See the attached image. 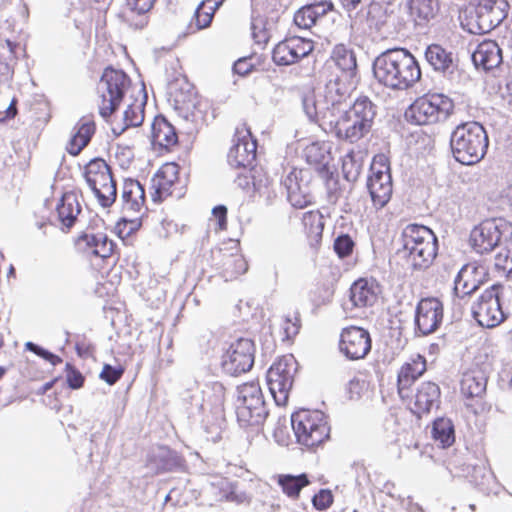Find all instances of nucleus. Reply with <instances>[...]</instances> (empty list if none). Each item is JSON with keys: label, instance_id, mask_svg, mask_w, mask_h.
I'll list each match as a JSON object with an SVG mask.
<instances>
[{"label": "nucleus", "instance_id": "nucleus-1", "mask_svg": "<svg viewBox=\"0 0 512 512\" xmlns=\"http://www.w3.org/2000/svg\"><path fill=\"white\" fill-rule=\"evenodd\" d=\"M372 71L379 84L394 91L408 90L422 77L417 58L402 47L386 49L380 53L373 61Z\"/></svg>", "mask_w": 512, "mask_h": 512}, {"label": "nucleus", "instance_id": "nucleus-2", "mask_svg": "<svg viewBox=\"0 0 512 512\" xmlns=\"http://www.w3.org/2000/svg\"><path fill=\"white\" fill-rule=\"evenodd\" d=\"M449 145L455 161L472 166L479 163L487 154L489 138L481 123L461 122L451 132Z\"/></svg>", "mask_w": 512, "mask_h": 512}, {"label": "nucleus", "instance_id": "nucleus-3", "mask_svg": "<svg viewBox=\"0 0 512 512\" xmlns=\"http://www.w3.org/2000/svg\"><path fill=\"white\" fill-rule=\"evenodd\" d=\"M378 106L368 97L359 96L341 114L338 135L344 133L351 143L366 136L372 129Z\"/></svg>", "mask_w": 512, "mask_h": 512}, {"label": "nucleus", "instance_id": "nucleus-4", "mask_svg": "<svg viewBox=\"0 0 512 512\" xmlns=\"http://www.w3.org/2000/svg\"><path fill=\"white\" fill-rule=\"evenodd\" d=\"M454 101L442 93H428L418 97L405 111L406 120L415 125L445 122L454 113Z\"/></svg>", "mask_w": 512, "mask_h": 512}, {"label": "nucleus", "instance_id": "nucleus-5", "mask_svg": "<svg viewBox=\"0 0 512 512\" xmlns=\"http://www.w3.org/2000/svg\"><path fill=\"white\" fill-rule=\"evenodd\" d=\"M291 425L297 443L314 449L330 438L327 416L320 410L302 409L291 415Z\"/></svg>", "mask_w": 512, "mask_h": 512}, {"label": "nucleus", "instance_id": "nucleus-6", "mask_svg": "<svg viewBox=\"0 0 512 512\" xmlns=\"http://www.w3.org/2000/svg\"><path fill=\"white\" fill-rule=\"evenodd\" d=\"M235 412L241 427H259L269 415L267 404L258 383L248 382L237 388Z\"/></svg>", "mask_w": 512, "mask_h": 512}, {"label": "nucleus", "instance_id": "nucleus-7", "mask_svg": "<svg viewBox=\"0 0 512 512\" xmlns=\"http://www.w3.org/2000/svg\"><path fill=\"white\" fill-rule=\"evenodd\" d=\"M130 86L131 79L124 70L116 69L111 65L104 69L98 89L101 91L99 115L105 121H108L109 117L119 109Z\"/></svg>", "mask_w": 512, "mask_h": 512}, {"label": "nucleus", "instance_id": "nucleus-8", "mask_svg": "<svg viewBox=\"0 0 512 512\" xmlns=\"http://www.w3.org/2000/svg\"><path fill=\"white\" fill-rule=\"evenodd\" d=\"M470 240L477 253H489L512 242V223L501 217L486 219L473 228Z\"/></svg>", "mask_w": 512, "mask_h": 512}, {"label": "nucleus", "instance_id": "nucleus-9", "mask_svg": "<svg viewBox=\"0 0 512 512\" xmlns=\"http://www.w3.org/2000/svg\"><path fill=\"white\" fill-rule=\"evenodd\" d=\"M296 371L297 361L292 354L280 357L267 370L266 382L277 406L287 404Z\"/></svg>", "mask_w": 512, "mask_h": 512}, {"label": "nucleus", "instance_id": "nucleus-10", "mask_svg": "<svg viewBox=\"0 0 512 512\" xmlns=\"http://www.w3.org/2000/svg\"><path fill=\"white\" fill-rule=\"evenodd\" d=\"M255 351V343L251 338L238 337L231 341L221 356L222 371L229 376L250 371L254 365Z\"/></svg>", "mask_w": 512, "mask_h": 512}, {"label": "nucleus", "instance_id": "nucleus-11", "mask_svg": "<svg viewBox=\"0 0 512 512\" xmlns=\"http://www.w3.org/2000/svg\"><path fill=\"white\" fill-rule=\"evenodd\" d=\"M503 289L504 286L497 282L485 289L478 297L477 310H474V313L478 316V322L481 326L496 327L507 317L501 304Z\"/></svg>", "mask_w": 512, "mask_h": 512}, {"label": "nucleus", "instance_id": "nucleus-12", "mask_svg": "<svg viewBox=\"0 0 512 512\" xmlns=\"http://www.w3.org/2000/svg\"><path fill=\"white\" fill-rule=\"evenodd\" d=\"M314 50V42L304 36L289 35L272 50V60L277 66H290L300 62Z\"/></svg>", "mask_w": 512, "mask_h": 512}, {"label": "nucleus", "instance_id": "nucleus-13", "mask_svg": "<svg viewBox=\"0 0 512 512\" xmlns=\"http://www.w3.org/2000/svg\"><path fill=\"white\" fill-rule=\"evenodd\" d=\"M443 317V303L438 298H422L415 308V335L423 337L434 333L442 324Z\"/></svg>", "mask_w": 512, "mask_h": 512}, {"label": "nucleus", "instance_id": "nucleus-14", "mask_svg": "<svg viewBox=\"0 0 512 512\" xmlns=\"http://www.w3.org/2000/svg\"><path fill=\"white\" fill-rule=\"evenodd\" d=\"M312 174L308 169H293L283 180L287 199L295 208H305L314 202L311 188Z\"/></svg>", "mask_w": 512, "mask_h": 512}, {"label": "nucleus", "instance_id": "nucleus-15", "mask_svg": "<svg viewBox=\"0 0 512 512\" xmlns=\"http://www.w3.org/2000/svg\"><path fill=\"white\" fill-rule=\"evenodd\" d=\"M169 94L172 98L175 111L185 122L191 124V127H187L188 133L198 131L206 124V113L201 109V104L196 102L193 98L191 88L183 92L182 88L180 91H172L171 87Z\"/></svg>", "mask_w": 512, "mask_h": 512}, {"label": "nucleus", "instance_id": "nucleus-16", "mask_svg": "<svg viewBox=\"0 0 512 512\" xmlns=\"http://www.w3.org/2000/svg\"><path fill=\"white\" fill-rule=\"evenodd\" d=\"M302 107L305 115L310 122L317 123L319 126L328 125L338 133L340 127L341 115L332 110L323 93L315 94L309 92L302 97Z\"/></svg>", "mask_w": 512, "mask_h": 512}, {"label": "nucleus", "instance_id": "nucleus-17", "mask_svg": "<svg viewBox=\"0 0 512 512\" xmlns=\"http://www.w3.org/2000/svg\"><path fill=\"white\" fill-rule=\"evenodd\" d=\"M256 139L252 138L249 130H236L234 144L230 148L227 158L228 163L235 168L252 170L256 165Z\"/></svg>", "mask_w": 512, "mask_h": 512}, {"label": "nucleus", "instance_id": "nucleus-18", "mask_svg": "<svg viewBox=\"0 0 512 512\" xmlns=\"http://www.w3.org/2000/svg\"><path fill=\"white\" fill-rule=\"evenodd\" d=\"M339 348L350 360L365 358L372 348L369 331L358 326L343 329L340 335Z\"/></svg>", "mask_w": 512, "mask_h": 512}, {"label": "nucleus", "instance_id": "nucleus-19", "mask_svg": "<svg viewBox=\"0 0 512 512\" xmlns=\"http://www.w3.org/2000/svg\"><path fill=\"white\" fill-rule=\"evenodd\" d=\"M438 245L418 246L414 244L400 246L396 255L405 261L407 267L414 272H424L430 268L438 255Z\"/></svg>", "mask_w": 512, "mask_h": 512}, {"label": "nucleus", "instance_id": "nucleus-20", "mask_svg": "<svg viewBox=\"0 0 512 512\" xmlns=\"http://www.w3.org/2000/svg\"><path fill=\"white\" fill-rule=\"evenodd\" d=\"M424 57L429 66L444 77L451 78L458 70V58L440 44H430L424 51Z\"/></svg>", "mask_w": 512, "mask_h": 512}, {"label": "nucleus", "instance_id": "nucleus-21", "mask_svg": "<svg viewBox=\"0 0 512 512\" xmlns=\"http://www.w3.org/2000/svg\"><path fill=\"white\" fill-rule=\"evenodd\" d=\"M147 466L156 474L182 472L186 468V461L177 451L160 446L148 456Z\"/></svg>", "mask_w": 512, "mask_h": 512}, {"label": "nucleus", "instance_id": "nucleus-22", "mask_svg": "<svg viewBox=\"0 0 512 512\" xmlns=\"http://www.w3.org/2000/svg\"><path fill=\"white\" fill-rule=\"evenodd\" d=\"M88 186L101 207L109 208L116 201L117 183L110 167L105 169L101 175L88 179Z\"/></svg>", "mask_w": 512, "mask_h": 512}, {"label": "nucleus", "instance_id": "nucleus-23", "mask_svg": "<svg viewBox=\"0 0 512 512\" xmlns=\"http://www.w3.org/2000/svg\"><path fill=\"white\" fill-rule=\"evenodd\" d=\"M179 166L176 163H167L162 166L151 179L152 200L161 203L172 195L171 188L178 179Z\"/></svg>", "mask_w": 512, "mask_h": 512}, {"label": "nucleus", "instance_id": "nucleus-24", "mask_svg": "<svg viewBox=\"0 0 512 512\" xmlns=\"http://www.w3.org/2000/svg\"><path fill=\"white\" fill-rule=\"evenodd\" d=\"M441 390L440 387L431 381L422 382L416 389L413 397V406L411 411L420 417L422 414L430 413L433 408L440 405Z\"/></svg>", "mask_w": 512, "mask_h": 512}, {"label": "nucleus", "instance_id": "nucleus-25", "mask_svg": "<svg viewBox=\"0 0 512 512\" xmlns=\"http://www.w3.org/2000/svg\"><path fill=\"white\" fill-rule=\"evenodd\" d=\"M96 124L94 115L82 116L73 128V134L66 146L67 152L71 156H77L90 143L95 135Z\"/></svg>", "mask_w": 512, "mask_h": 512}, {"label": "nucleus", "instance_id": "nucleus-26", "mask_svg": "<svg viewBox=\"0 0 512 512\" xmlns=\"http://www.w3.org/2000/svg\"><path fill=\"white\" fill-rule=\"evenodd\" d=\"M330 60L339 70V75L344 81H354L358 74V64L356 54L353 48L345 44H337L334 46Z\"/></svg>", "mask_w": 512, "mask_h": 512}, {"label": "nucleus", "instance_id": "nucleus-27", "mask_svg": "<svg viewBox=\"0 0 512 512\" xmlns=\"http://www.w3.org/2000/svg\"><path fill=\"white\" fill-rule=\"evenodd\" d=\"M471 59L477 69L488 72L502 63V50L496 41L484 40L477 45Z\"/></svg>", "mask_w": 512, "mask_h": 512}, {"label": "nucleus", "instance_id": "nucleus-28", "mask_svg": "<svg viewBox=\"0 0 512 512\" xmlns=\"http://www.w3.org/2000/svg\"><path fill=\"white\" fill-rule=\"evenodd\" d=\"M425 371L426 359L421 355L401 366L397 374V390L402 399L410 397L411 386Z\"/></svg>", "mask_w": 512, "mask_h": 512}, {"label": "nucleus", "instance_id": "nucleus-29", "mask_svg": "<svg viewBox=\"0 0 512 512\" xmlns=\"http://www.w3.org/2000/svg\"><path fill=\"white\" fill-rule=\"evenodd\" d=\"M378 296V284L373 279L359 278L349 289V300L353 307L362 308L372 306Z\"/></svg>", "mask_w": 512, "mask_h": 512}, {"label": "nucleus", "instance_id": "nucleus-30", "mask_svg": "<svg viewBox=\"0 0 512 512\" xmlns=\"http://www.w3.org/2000/svg\"><path fill=\"white\" fill-rule=\"evenodd\" d=\"M151 145L160 149H169L178 142L175 127L164 115H157L151 124Z\"/></svg>", "mask_w": 512, "mask_h": 512}, {"label": "nucleus", "instance_id": "nucleus-31", "mask_svg": "<svg viewBox=\"0 0 512 512\" xmlns=\"http://www.w3.org/2000/svg\"><path fill=\"white\" fill-rule=\"evenodd\" d=\"M400 246H408L411 244L418 246L438 245V237L428 226L411 223L406 225L399 238Z\"/></svg>", "mask_w": 512, "mask_h": 512}, {"label": "nucleus", "instance_id": "nucleus-32", "mask_svg": "<svg viewBox=\"0 0 512 512\" xmlns=\"http://www.w3.org/2000/svg\"><path fill=\"white\" fill-rule=\"evenodd\" d=\"M367 188L374 207L376 209H382L387 205L392 196V176H368Z\"/></svg>", "mask_w": 512, "mask_h": 512}, {"label": "nucleus", "instance_id": "nucleus-33", "mask_svg": "<svg viewBox=\"0 0 512 512\" xmlns=\"http://www.w3.org/2000/svg\"><path fill=\"white\" fill-rule=\"evenodd\" d=\"M123 212L137 213L145 202V188L137 179L127 178L122 191Z\"/></svg>", "mask_w": 512, "mask_h": 512}, {"label": "nucleus", "instance_id": "nucleus-34", "mask_svg": "<svg viewBox=\"0 0 512 512\" xmlns=\"http://www.w3.org/2000/svg\"><path fill=\"white\" fill-rule=\"evenodd\" d=\"M409 14L417 26L426 27L437 16L439 0H408Z\"/></svg>", "mask_w": 512, "mask_h": 512}, {"label": "nucleus", "instance_id": "nucleus-35", "mask_svg": "<svg viewBox=\"0 0 512 512\" xmlns=\"http://www.w3.org/2000/svg\"><path fill=\"white\" fill-rule=\"evenodd\" d=\"M304 157L308 164L314 165L318 174L325 179H330L329 161L330 153L324 143L313 142L304 149Z\"/></svg>", "mask_w": 512, "mask_h": 512}, {"label": "nucleus", "instance_id": "nucleus-36", "mask_svg": "<svg viewBox=\"0 0 512 512\" xmlns=\"http://www.w3.org/2000/svg\"><path fill=\"white\" fill-rule=\"evenodd\" d=\"M430 433L435 445L441 449L451 447L456 439L455 425L448 417L435 418Z\"/></svg>", "mask_w": 512, "mask_h": 512}, {"label": "nucleus", "instance_id": "nucleus-37", "mask_svg": "<svg viewBox=\"0 0 512 512\" xmlns=\"http://www.w3.org/2000/svg\"><path fill=\"white\" fill-rule=\"evenodd\" d=\"M487 377L481 370L468 371L463 374L460 390L466 399L481 398L486 392Z\"/></svg>", "mask_w": 512, "mask_h": 512}, {"label": "nucleus", "instance_id": "nucleus-38", "mask_svg": "<svg viewBox=\"0 0 512 512\" xmlns=\"http://www.w3.org/2000/svg\"><path fill=\"white\" fill-rule=\"evenodd\" d=\"M80 211L81 206L74 194L66 193L60 198L56 206V212L58 220L62 224V230H64V228L70 230V228L74 226Z\"/></svg>", "mask_w": 512, "mask_h": 512}, {"label": "nucleus", "instance_id": "nucleus-39", "mask_svg": "<svg viewBox=\"0 0 512 512\" xmlns=\"http://www.w3.org/2000/svg\"><path fill=\"white\" fill-rule=\"evenodd\" d=\"M478 268L473 266L471 267V271L469 270L468 265H464L454 280V294L459 298H464L465 296L471 295L474 293L480 285V281L475 279L470 280L467 277L469 274L477 273Z\"/></svg>", "mask_w": 512, "mask_h": 512}, {"label": "nucleus", "instance_id": "nucleus-40", "mask_svg": "<svg viewBox=\"0 0 512 512\" xmlns=\"http://www.w3.org/2000/svg\"><path fill=\"white\" fill-rule=\"evenodd\" d=\"M463 472L466 473L470 482L476 486H485L492 478V473L486 465L484 459H474V461L463 463Z\"/></svg>", "mask_w": 512, "mask_h": 512}, {"label": "nucleus", "instance_id": "nucleus-41", "mask_svg": "<svg viewBox=\"0 0 512 512\" xmlns=\"http://www.w3.org/2000/svg\"><path fill=\"white\" fill-rule=\"evenodd\" d=\"M278 484L288 497L297 498L301 490L310 484V480L306 473L298 475L283 474L279 475Z\"/></svg>", "mask_w": 512, "mask_h": 512}, {"label": "nucleus", "instance_id": "nucleus-42", "mask_svg": "<svg viewBox=\"0 0 512 512\" xmlns=\"http://www.w3.org/2000/svg\"><path fill=\"white\" fill-rule=\"evenodd\" d=\"M222 276L226 281L236 279L248 270V264L242 255H224Z\"/></svg>", "mask_w": 512, "mask_h": 512}, {"label": "nucleus", "instance_id": "nucleus-43", "mask_svg": "<svg viewBox=\"0 0 512 512\" xmlns=\"http://www.w3.org/2000/svg\"><path fill=\"white\" fill-rule=\"evenodd\" d=\"M302 223L309 238L319 243L324 230L323 215L318 211H307L303 214Z\"/></svg>", "mask_w": 512, "mask_h": 512}, {"label": "nucleus", "instance_id": "nucleus-44", "mask_svg": "<svg viewBox=\"0 0 512 512\" xmlns=\"http://www.w3.org/2000/svg\"><path fill=\"white\" fill-rule=\"evenodd\" d=\"M509 8L498 7L487 13L480 15L477 18L478 33H487L492 29L498 27L508 15Z\"/></svg>", "mask_w": 512, "mask_h": 512}, {"label": "nucleus", "instance_id": "nucleus-45", "mask_svg": "<svg viewBox=\"0 0 512 512\" xmlns=\"http://www.w3.org/2000/svg\"><path fill=\"white\" fill-rule=\"evenodd\" d=\"M155 1L156 0H126V5L129 9L140 16V19L136 22L128 20L129 25L138 30L143 29L148 23L147 17L144 15L151 10Z\"/></svg>", "mask_w": 512, "mask_h": 512}, {"label": "nucleus", "instance_id": "nucleus-46", "mask_svg": "<svg viewBox=\"0 0 512 512\" xmlns=\"http://www.w3.org/2000/svg\"><path fill=\"white\" fill-rule=\"evenodd\" d=\"M362 166L361 159H358L354 152L347 153L342 161V173L344 179L348 182L357 181L361 173Z\"/></svg>", "mask_w": 512, "mask_h": 512}, {"label": "nucleus", "instance_id": "nucleus-47", "mask_svg": "<svg viewBox=\"0 0 512 512\" xmlns=\"http://www.w3.org/2000/svg\"><path fill=\"white\" fill-rule=\"evenodd\" d=\"M99 241V233L98 234H92L87 232H82L76 239H75V248L76 250L85 255L86 257H92L93 256V249L96 247L97 242Z\"/></svg>", "mask_w": 512, "mask_h": 512}, {"label": "nucleus", "instance_id": "nucleus-48", "mask_svg": "<svg viewBox=\"0 0 512 512\" xmlns=\"http://www.w3.org/2000/svg\"><path fill=\"white\" fill-rule=\"evenodd\" d=\"M355 248V241L347 233H340L333 242V249L340 259H345L352 255Z\"/></svg>", "mask_w": 512, "mask_h": 512}, {"label": "nucleus", "instance_id": "nucleus-49", "mask_svg": "<svg viewBox=\"0 0 512 512\" xmlns=\"http://www.w3.org/2000/svg\"><path fill=\"white\" fill-rule=\"evenodd\" d=\"M495 266L506 272V276L512 279V242L505 245L496 255Z\"/></svg>", "mask_w": 512, "mask_h": 512}, {"label": "nucleus", "instance_id": "nucleus-50", "mask_svg": "<svg viewBox=\"0 0 512 512\" xmlns=\"http://www.w3.org/2000/svg\"><path fill=\"white\" fill-rule=\"evenodd\" d=\"M354 81H344L343 77L339 75H335V78H331L325 85V92L328 94H333L335 96H340L344 99L348 96V87L347 84H353Z\"/></svg>", "mask_w": 512, "mask_h": 512}, {"label": "nucleus", "instance_id": "nucleus-51", "mask_svg": "<svg viewBox=\"0 0 512 512\" xmlns=\"http://www.w3.org/2000/svg\"><path fill=\"white\" fill-rule=\"evenodd\" d=\"M370 172L371 174L369 176L380 177V175H391L389 157L384 153L376 154L372 159V163L370 165Z\"/></svg>", "mask_w": 512, "mask_h": 512}, {"label": "nucleus", "instance_id": "nucleus-52", "mask_svg": "<svg viewBox=\"0 0 512 512\" xmlns=\"http://www.w3.org/2000/svg\"><path fill=\"white\" fill-rule=\"evenodd\" d=\"M204 6L205 1H202L194 12L193 21L195 23V29L192 30V32L205 29L209 27L212 22L214 9L211 11H204Z\"/></svg>", "mask_w": 512, "mask_h": 512}, {"label": "nucleus", "instance_id": "nucleus-53", "mask_svg": "<svg viewBox=\"0 0 512 512\" xmlns=\"http://www.w3.org/2000/svg\"><path fill=\"white\" fill-rule=\"evenodd\" d=\"M66 384L72 390L80 389L84 386L85 376L72 363L65 364Z\"/></svg>", "mask_w": 512, "mask_h": 512}, {"label": "nucleus", "instance_id": "nucleus-54", "mask_svg": "<svg viewBox=\"0 0 512 512\" xmlns=\"http://www.w3.org/2000/svg\"><path fill=\"white\" fill-rule=\"evenodd\" d=\"M108 167L110 166L100 157L91 159L84 167L83 176L86 182L88 183V179H93L101 175Z\"/></svg>", "mask_w": 512, "mask_h": 512}, {"label": "nucleus", "instance_id": "nucleus-55", "mask_svg": "<svg viewBox=\"0 0 512 512\" xmlns=\"http://www.w3.org/2000/svg\"><path fill=\"white\" fill-rule=\"evenodd\" d=\"M141 226L140 218L129 219L127 216H123L116 224V230L118 235L123 237H129Z\"/></svg>", "mask_w": 512, "mask_h": 512}, {"label": "nucleus", "instance_id": "nucleus-56", "mask_svg": "<svg viewBox=\"0 0 512 512\" xmlns=\"http://www.w3.org/2000/svg\"><path fill=\"white\" fill-rule=\"evenodd\" d=\"M293 22L295 27L303 30H308L315 25L308 5L302 6L295 12Z\"/></svg>", "mask_w": 512, "mask_h": 512}, {"label": "nucleus", "instance_id": "nucleus-57", "mask_svg": "<svg viewBox=\"0 0 512 512\" xmlns=\"http://www.w3.org/2000/svg\"><path fill=\"white\" fill-rule=\"evenodd\" d=\"M115 243L110 240L106 234L99 233V241L96 247L93 249V256L101 259H105L111 256L115 248Z\"/></svg>", "mask_w": 512, "mask_h": 512}, {"label": "nucleus", "instance_id": "nucleus-58", "mask_svg": "<svg viewBox=\"0 0 512 512\" xmlns=\"http://www.w3.org/2000/svg\"><path fill=\"white\" fill-rule=\"evenodd\" d=\"M124 368L121 365L113 366L110 364H104L102 371L99 374L101 380L108 385H114L118 382L124 374Z\"/></svg>", "mask_w": 512, "mask_h": 512}, {"label": "nucleus", "instance_id": "nucleus-59", "mask_svg": "<svg viewBox=\"0 0 512 512\" xmlns=\"http://www.w3.org/2000/svg\"><path fill=\"white\" fill-rule=\"evenodd\" d=\"M124 124L126 127H138L143 123V109L139 106L129 105L124 111Z\"/></svg>", "mask_w": 512, "mask_h": 512}, {"label": "nucleus", "instance_id": "nucleus-60", "mask_svg": "<svg viewBox=\"0 0 512 512\" xmlns=\"http://www.w3.org/2000/svg\"><path fill=\"white\" fill-rule=\"evenodd\" d=\"M333 494L329 489H320L312 497V505L316 510L325 511L333 504Z\"/></svg>", "mask_w": 512, "mask_h": 512}, {"label": "nucleus", "instance_id": "nucleus-61", "mask_svg": "<svg viewBox=\"0 0 512 512\" xmlns=\"http://www.w3.org/2000/svg\"><path fill=\"white\" fill-rule=\"evenodd\" d=\"M367 388L365 380L353 377L346 385V394L350 400H358L361 398L364 390Z\"/></svg>", "mask_w": 512, "mask_h": 512}, {"label": "nucleus", "instance_id": "nucleus-62", "mask_svg": "<svg viewBox=\"0 0 512 512\" xmlns=\"http://www.w3.org/2000/svg\"><path fill=\"white\" fill-rule=\"evenodd\" d=\"M309 6L312 18L316 23L318 19L325 16L329 11L334 8V5L329 0L314 1L307 4Z\"/></svg>", "mask_w": 512, "mask_h": 512}, {"label": "nucleus", "instance_id": "nucleus-63", "mask_svg": "<svg viewBox=\"0 0 512 512\" xmlns=\"http://www.w3.org/2000/svg\"><path fill=\"white\" fill-rule=\"evenodd\" d=\"M252 37L257 43L267 40L265 21L262 17L252 16L251 20Z\"/></svg>", "mask_w": 512, "mask_h": 512}, {"label": "nucleus", "instance_id": "nucleus-64", "mask_svg": "<svg viewBox=\"0 0 512 512\" xmlns=\"http://www.w3.org/2000/svg\"><path fill=\"white\" fill-rule=\"evenodd\" d=\"M498 7L509 8V5L504 0H481L475 9L476 17L493 12Z\"/></svg>", "mask_w": 512, "mask_h": 512}]
</instances>
